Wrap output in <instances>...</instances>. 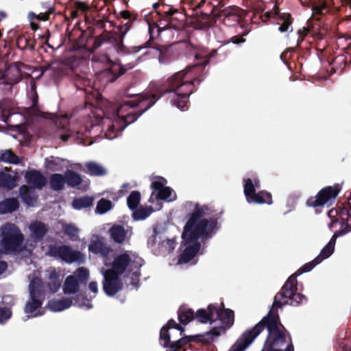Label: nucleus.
<instances>
[{
    "mask_svg": "<svg viewBox=\"0 0 351 351\" xmlns=\"http://www.w3.org/2000/svg\"><path fill=\"white\" fill-rule=\"evenodd\" d=\"M206 208L195 205L189 219L186 222L182 234L183 252L181 254L178 263H189L197 254L199 250V238L211 235L217 228L215 220H208L204 218Z\"/></svg>",
    "mask_w": 351,
    "mask_h": 351,
    "instance_id": "obj_1",
    "label": "nucleus"
},
{
    "mask_svg": "<svg viewBox=\"0 0 351 351\" xmlns=\"http://www.w3.org/2000/svg\"><path fill=\"white\" fill-rule=\"evenodd\" d=\"M265 326H267L269 335L262 351H293L290 342L286 339L283 326L279 323L278 316L273 313H270L267 317L262 319L253 328L245 331L232 346L230 351L239 341L245 339L243 341L244 343L250 341L243 350L244 351L265 329Z\"/></svg>",
    "mask_w": 351,
    "mask_h": 351,
    "instance_id": "obj_2",
    "label": "nucleus"
},
{
    "mask_svg": "<svg viewBox=\"0 0 351 351\" xmlns=\"http://www.w3.org/2000/svg\"><path fill=\"white\" fill-rule=\"evenodd\" d=\"M195 319L201 323L210 324L211 329L206 335L208 340H213L233 325L234 313L231 309L210 304L206 309L198 310L195 314Z\"/></svg>",
    "mask_w": 351,
    "mask_h": 351,
    "instance_id": "obj_3",
    "label": "nucleus"
},
{
    "mask_svg": "<svg viewBox=\"0 0 351 351\" xmlns=\"http://www.w3.org/2000/svg\"><path fill=\"white\" fill-rule=\"evenodd\" d=\"M1 235V247L3 253L23 252V235L14 225L8 223L3 226Z\"/></svg>",
    "mask_w": 351,
    "mask_h": 351,
    "instance_id": "obj_4",
    "label": "nucleus"
},
{
    "mask_svg": "<svg viewBox=\"0 0 351 351\" xmlns=\"http://www.w3.org/2000/svg\"><path fill=\"white\" fill-rule=\"evenodd\" d=\"M29 297L26 301L24 312L26 318H32L43 315L41 281L37 276L30 281Z\"/></svg>",
    "mask_w": 351,
    "mask_h": 351,
    "instance_id": "obj_5",
    "label": "nucleus"
},
{
    "mask_svg": "<svg viewBox=\"0 0 351 351\" xmlns=\"http://www.w3.org/2000/svg\"><path fill=\"white\" fill-rule=\"evenodd\" d=\"M167 182L163 178H156L152 180L151 187L153 190L149 202L154 204L153 210H159L162 208V204L160 200L172 202L176 199L175 191L170 187L167 186Z\"/></svg>",
    "mask_w": 351,
    "mask_h": 351,
    "instance_id": "obj_6",
    "label": "nucleus"
},
{
    "mask_svg": "<svg viewBox=\"0 0 351 351\" xmlns=\"http://www.w3.org/2000/svg\"><path fill=\"white\" fill-rule=\"evenodd\" d=\"M143 261L138 255L131 251H125L118 254L111 261V264L106 267L113 270L117 274H122L127 271L138 269Z\"/></svg>",
    "mask_w": 351,
    "mask_h": 351,
    "instance_id": "obj_7",
    "label": "nucleus"
},
{
    "mask_svg": "<svg viewBox=\"0 0 351 351\" xmlns=\"http://www.w3.org/2000/svg\"><path fill=\"white\" fill-rule=\"evenodd\" d=\"M25 179L28 186H23L20 189V194L23 201L29 206H34L36 197L34 195V189H41L46 182L45 178L36 171H30L25 174Z\"/></svg>",
    "mask_w": 351,
    "mask_h": 351,
    "instance_id": "obj_8",
    "label": "nucleus"
},
{
    "mask_svg": "<svg viewBox=\"0 0 351 351\" xmlns=\"http://www.w3.org/2000/svg\"><path fill=\"white\" fill-rule=\"evenodd\" d=\"M295 277L291 276L282 287L281 292L275 297L274 306L284 304L295 305L302 302L304 296L295 292Z\"/></svg>",
    "mask_w": 351,
    "mask_h": 351,
    "instance_id": "obj_9",
    "label": "nucleus"
},
{
    "mask_svg": "<svg viewBox=\"0 0 351 351\" xmlns=\"http://www.w3.org/2000/svg\"><path fill=\"white\" fill-rule=\"evenodd\" d=\"M133 101L126 103L121 106L117 110L118 119H116L112 125L109 127L107 133L106 134V137L109 139H113L117 136V131L123 130L128 124L132 123L135 118L134 115H131L129 110L131 107L136 106Z\"/></svg>",
    "mask_w": 351,
    "mask_h": 351,
    "instance_id": "obj_10",
    "label": "nucleus"
},
{
    "mask_svg": "<svg viewBox=\"0 0 351 351\" xmlns=\"http://www.w3.org/2000/svg\"><path fill=\"white\" fill-rule=\"evenodd\" d=\"M259 187V181L254 180V183L252 180L247 179L244 183V193L248 203L255 204H267L272 202L271 195L266 191H261L258 193H255V188Z\"/></svg>",
    "mask_w": 351,
    "mask_h": 351,
    "instance_id": "obj_11",
    "label": "nucleus"
},
{
    "mask_svg": "<svg viewBox=\"0 0 351 351\" xmlns=\"http://www.w3.org/2000/svg\"><path fill=\"white\" fill-rule=\"evenodd\" d=\"M100 272L104 276L103 289L108 295L112 296L121 289L123 283L120 278L121 274H117L105 266L100 269Z\"/></svg>",
    "mask_w": 351,
    "mask_h": 351,
    "instance_id": "obj_12",
    "label": "nucleus"
},
{
    "mask_svg": "<svg viewBox=\"0 0 351 351\" xmlns=\"http://www.w3.org/2000/svg\"><path fill=\"white\" fill-rule=\"evenodd\" d=\"M88 251L91 253L99 254L105 267L111 264L109 254L111 249L105 243L104 239L97 235H93L88 245Z\"/></svg>",
    "mask_w": 351,
    "mask_h": 351,
    "instance_id": "obj_13",
    "label": "nucleus"
},
{
    "mask_svg": "<svg viewBox=\"0 0 351 351\" xmlns=\"http://www.w3.org/2000/svg\"><path fill=\"white\" fill-rule=\"evenodd\" d=\"M338 186H327L321 190L318 194L310 198L307 204L310 206H319L325 204H330L339 192Z\"/></svg>",
    "mask_w": 351,
    "mask_h": 351,
    "instance_id": "obj_14",
    "label": "nucleus"
},
{
    "mask_svg": "<svg viewBox=\"0 0 351 351\" xmlns=\"http://www.w3.org/2000/svg\"><path fill=\"white\" fill-rule=\"evenodd\" d=\"M49 253L51 256H59L67 263H82L84 261V256L80 252L73 251L67 246L51 247Z\"/></svg>",
    "mask_w": 351,
    "mask_h": 351,
    "instance_id": "obj_15",
    "label": "nucleus"
},
{
    "mask_svg": "<svg viewBox=\"0 0 351 351\" xmlns=\"http://www.w3.org/2000/svg\"><path fill=\"white\" fill-rule=\"evenodd\" d=\"M21 79V71L16 65H11L5 70H0V84H14Z\"/></svg>",
    "mask_w": 351,
    "mask_h": 351,
    "instance_id": "obj_16",
    "label": "nucleus"
},
{
    "mask_svg": "<svg viewBox=\"0 0 351 351\" xmlns=\"http://www.w3.org/2000/svg\"><path fill=\"white\" fill-rule=\"evenodd\" d=\"M180 330V327L173 321L168 322L167 326H163L160 330V343L162 346L166 347L170 341V337L174 333L178 332Z\"/></svg>",
    "mask_w": 351,
    "mask_h": 351,
    "instance_id": "obj_17",
    "label": "nucleus"
},
{
    "mask_svg": "<svg viewBox=\"0 0 351 351\" xmlns=\"http://www.w3.org/2000/svg\"><path fill=\"white\" fill-rule=\"evenodd\" d=\"M111 239L117 243H122L131 236V231L125 230L123 227L118 225L113 226L110 230Z\"/></svg>",
    "mask_w": 351,
    "mask_h": 351,
    "instance_id": "obj_18",
    "label": "nucleus"
},
{
    "mask_svg": "<svg viewBox=\"0 0 351 351\" xmlns=\"http://www.w3.org/2000/svg\"><path fill=\"white\" fill-rule=\"evenodd\" d=\"M72 305V301L69 298L54 299L49 302L47 306L53 312L64 311Z\"/></svg>",
    "mask_w": 351,
    "mask_h": 351,
    "instance_id": "obj_19",
    "label": "nucleus"
},
{
    "mask_svg": "<svg viewBox=\"0 0 351 351\" xmlns=\"http://www.w3.org/2000/svg\"><path fill=\"white\" fill-rule=\"evenodd\" d=\"M29 229L31 238L34 241L40 239L47 232L45 224L38 221L32 223L29 226Z\"/></svg>",
    "mask_w": 351,
    "mask_h": 351,
    "instance_id": "obj_20",
    "label": "nucleus"
},
{
    "mask_svg": "<svg viewBox=\"0 0 351 351\" xmlns=\"http://www.w3.org/2000/svg\"><path fill=\"white\" fill-rule=\"evenodd\" d=\"M85 167L84 172L90 176H102L106 173V170L104 167L94 162H87L85 165Z\"/></svg>",
    "mask_w": 351,
    "mask_h": 351,
    "instance_id": "obj_21",
    "label": "nucleus"
},
{
    "mask_svg": "<svg viewBox=\"0 0 351 351\" xmlns=\"http://www.w3.org/2000/svg\"><path fill=\"white\" fill-rule=\"evenodd\" d=\"M16 176L15 174H10L0 172V186L12 189L16 186Z\"/></svg>",
    "mask_w": 351,
    "mask_h": 351,
    "instance_id": "obj_22",
    "label": "nucleus"
},
{
    "mask_svg": "<svg viewBox=\"0 0 351 351\" xmlns=\"http://www.w3.org/2000/svg\"><path fill=\"white\" fill-rule=\"evenodd\" d=\"M19 204L16 199H7L0 202V214L12 212L18 208Z\"/></svg>",
    "mask_w": 351,
    "mask_h": 351,
    "instance_id": "obj_23",
    "label": "nucleus"
},
{
    "mask_svg": "<svg viewBox=\"0 0 351 351\" xmlns=\"http://www.w3.org/2000/svg\"><path fill=\"white\" fill-rule=\"evenodd\" d=\"M79 281L75 276H69L65 280L64 291L66 293H73L78 290Z\"/></svg>",
    "mask_w": 351,
    "mask_h": 351,
    "instance_id": "obj_24",
    "label": "nucleus"
},
{
    "mask_svg": "<svg viewBox=\"0 0 351 351\" xmlns=\"http://www.w3.org/2000/svg\"><path fill=\"white\" fill-rule=\"evenodd\" d=\"M178 317L181 323L186 324L194 318V313L190 308L182 307L179 310Z\"/></svg>",
    "mask_w": 351,
    "mask_h": 351,
    "instance_id": "obj_25",
    "label": "nucleus"
},
{
    "mask_svg": "<svg viewBox=\"0 0 351 351\" xmlns=\"http://www.w3.org/2000/svg\"><path fill=\"white\" fill-rule=\"evenodd\" d=\"M93 198L92 197H82L77 198L73 202V207L75 209L80 210L92 205Z\"/></svg>",
    "mask_w": 351,
    "mask_h": 351,
    "instance_id": "obj_26",
    "label": "nucleus"
},
{
    "mask_svg": "<svg viewBox=\"0 0 351 351\" xmlns=\"http://www.w3.org/2000/svg\"><path fill=\"white\" fill-rule=\"evenodd\" d=\"M154 204H152L151 206L141 208L133 213V217L135 220H143L146 219L151 213L154 211L153 210Z\"/></svg>",
    "mask_w": 351,
    "mask_h": 351,
    "instance_id": "obj_27",
    "label": "nucleus"
},
{
    "mask_svg": "<svg viewBox=\"0 0 351 351\" xmlns=\"http://www.w3.org/2000/svg\"><path fill=\"white\" fill-rule=\"evenodd\" d=\"M337 237V235L335 234L331 240L327 244V245L325 246L320 252L318 256H319V258L322 259V261L328 258L332 254L334 251V245Z\"/></svg>",
    "mask_w": 351,
    "mask_h": 351,
    "instance_id": "obj_28",
    "label": "nucleus"
},
{
    "mask_svg": "<svg viewBox=\"0 0 351 351\" xmlns=\"http://www.w3.org/2000/svg\"><path fill=\"white\" fill-rule=\"evenodd\" d=\"M48 272L53 284L50 285V289L51 292L54 293L60 288L62 279L60 278L59 275L55 269H51Z\"/></svg>",
    "mask_w": 351,
    "mask_h": 351,
    "instance_id": "obj_29",
    "label": "nucleus"
},
{
    "mask_svg": "<svg viewBox=\"0 0 351 351\" xmlns=\"http://www.w3.org/2000/svg\"><path fill=\"white\" fill-rule=\"evenodd\" d=\"M65 183V180L61 174H54L51 177L50 184L54 190L61 189Z\"/></svg>",
    "mask_w": 351,
    "mask_h": 351,
    "instance_id": "obj_30",
    "label": "nucleus"
},
{
    "mask_svg": "<svg viewBox=\"0 0 351 351\" xmlns=\"http://www.w3.org/2000/svg\"><path fill=\"white\" fill-rule=\"evenodd\" d=\"M0 160L13 164H18L19 162L18 156L14 154L10 150H6L1 153Z\"/></svg>",
    "mask_w": 351,
    "mask_h": 351,
    "instance_id": "obj_31",
    "label": "nucleus"
},
{
    "mask_svg": "<svg viewBox=\"0 0 351 351\" xmlns=\"http://www.w3.org/2000/svg\"><path fill=\"white\" fill-rule=\"evenodd\" d=\"M112 207V203L110 201L101 199L97 203L96 207V212L99 214H104L108 210H110Z\"/></svg>",
    "mask_w": 351,
    "mask_h": 351,
    "instance_id": "obj_32",
    "label": "nucleus"
},
{
    "mask_svg": "<svg viewBox=\"0 0 351 351\" xmlns=\"http://www.w3.org/2000/svg\"><path fill=\"white\" fill-rule=\"evenodd\" d=\"M59 224L61 226L65 234L69 237L73 239L77 237L79 230L76 226L73 224H66L63 222H60Z\"/></svg>",
    "mask_w": 351,
    "mask_h": 351,
    "instance_id": "obj_33",
    "label": "nucleus"
},
{
    "mask_svg": "<svg viewBox=\"0 0 351 351\" xmlns=\"http://www.w3.org/2000/svg\"><path fill=\"white\" fill-rule=\"evenodd\" d=\"M141 200V194L138 191H132L128 197V206L130 209L135 208Z\"/></svg>",
    "mask_w": 351,
    "mask_h": 351,
    "instance_id": "obj_34",
    "label": "nucleus"
},
{
    "mask_svg": "<svg viewBox=\"0 0 351 351\" xmlns=\"http://www.w3.org/2000/svg\"><path fill=\"white\" fill-rule=\"evenodd\" d=\"M66 177L67 183L70 186H75L81 182L80 176L73 171H67L66 173Z\"/></svg>",
    "mask_w": 351,
    "mask_h": 351,
    "instance_id": "obj_35",
    "label": "nucleus"
},
{
    "mask_svg": "<svg viewBox=\"0 0 351 351\" xmlns=\"http://www.w3.org/2000/svg\"><path fill=\"white\" fill-rule=\"evenodd\" d=\"M322 262V259L319 258V256L316 257L313 261L305 264L302 266L299 270L298 274H302L304 272H307L312 270L317 265L319 264Z\"/></svg>",
    "mask_w": 351,
    "mask_h": 351,
    "instance_id": "obj_36",
    "label": "nucleus"
},
{
    "mask_svg": "<svg viewBox=\"0 0 351 351\" xmlns=\"http://www.w3.org/2000/svg\"><path fill=\"white\" fill-rule=\"evenodd\" d=\"M283 23L281 26L279 27V31L280 32H285L288 31L291 28V31H292L291 27V21L290 20V15L289 14H284L282 16H281Z\"/></svg>",
    "mask_w": 351,
    "mask_h": 351,
    "instance_id": "obj_37",
    "label": "nucleus"
},
{
    "mask_svg": "<svg viewBox=\"0 0 351 351\" xmlns=\"http://www.w3.org/2000/svg\"><path fill=\"white\" fill-rule=\"evenodd\" d=\"M176 247V243L173 239H165L161 243V248L163 252H171Z\"/></svg>",
    "mask_w": 351,
    "mask_h": 351,
    "instance_id": "obj_38",
    "label": "nucleus"
},
{
    "mask_svg": "<svg viewBox=\"0 0 351 351\" xmlns=\"http://www.w3.org/2000/svg\"><path fill=\"white\" fill-rule=\"evenodd\" d=\"M74 276L78 281H82L88 278L89 271L87 269L81 267L76 271Z\"/></svg>",
    "mask_w": 351,
    "mask_h": 351,
    "instance_id": "obj_39",
    "label": "nucleus"
},
{
    "mask_svg": "<svg viewBox=\"0 0 351 351\" xmlns=\"http://www.w3.org/2000/svg\"><path fill=\"white\" fill-rule=\"evenodd\" d=\"M61 160L58 158L51 157L45 160L46 167L51 170H56V166L60 165Z\"/></svg>",
    "mask_w": 351,
    "mask_h": 351,
    "instance_id": "obj_40",
    "label": "nucleus"
},
{
    "mask_svg": "<svg viewBox=\"0 0 351 351\" xmlns=\"http://www.w3.org/2000/svg\"><path fill=\"white\" fill-rule=\"evenodd\" d=\"M11 315L12 312L9 308L0 307V324L9 319Z\"/></svg>",
    "mask_w": 351,
    "mask_h": 351,
    "instance_id": "obj_41",
    "label": "nucleus"
},
{
    "mask_svg": "<svg viewBox=\"0 0 351 351\" xmlns=\"http://www.w3.org/2000/svg\"><path fill=\"white\" fill-rule=\"evenodd\" d=\"M184 77V73L182 72L178 73L173 76L171 80V83L173 88H176L179 86V84Z\"/></svg>",
    "mask_w": 351,
    "mask_h": 351,
    "instance_id": "obj_42",
    "label": "nucleus"
},
{
    "mask_svg": "<svg viewBox=\"0 0 351 351\" xmlns=\"http://www.w3.org/2000/svg\"><path fill=\"white\" fill-rule=\"evenodd\" d=\"M49 13H41L40 14H35L34 13H30L29 14V20H33L34 19H37L41 21H47L49 19Z\"/></svg>",
    "mask_w": 351,
    "mask_h": 351,
    "instance_id": "obj_43",
    "label": "nucleus"
},
{
    "mask_svg": "<svg viewBox=\"0 0 351 351\" xmlns=\"http://www.w3.org/2000/svg\"><path fill=\"white\" fill-rule=\"evenodd\" d=\"M76 304L79 307L85 309H89L93 306L90 301L86 300L84 299H82V301H80V299H77Z\"/></svg>",
    "mask_w": 351,
    "mask_h": 351,
    "instance_id": "obj_44",
    "label": "nucleus"
},
{
    "mask_svg": "<svg viewBox=\"0 0 351 351\" xmlns=\"http://www.w3.org/2000/svg\"><path fill=\"white\" fill-rule=\"evenodd\" d=\"M244 339H242L240 341H239L232 349L231 351H243L247 343L250 341H248L247 343H244L243 341Z\"/></svg>",
    "mask_w": 351,
    "mask_h": 351,
    "instance_id": "obj_45",
    "label": "nucleus"
},
{
    "mask_svg": "<svg viewBox=\"0 0 351 351\" xmlns=\"http://www.w3.org/2000/svg\"><path fill=\"white\" fill-rule=\"evenodd\" d=\"M189 341V340L188 338L180 339L179 341L175 342V343L172 345V348L174 349L175 351H178V349H180L184 344L188 343Z\"/></svg>",
    "mask_w": 351,
    "mask_h": 351,
    "instance_id": "obj_46",
    "label": "nucleus"
},
{
    "mask_svg": "<svg viewBox=\"0 0 351 351\" xmlns=\"http://www.w3.org/2000/svg\"><path fill=\"white\" fill-rule=\"evenodd\" d=\"M188 93H182L180 101L177 102L178 108L182 109L186 106Z\"/></svg>",
    "mask_w": 351,
    "mask_h": 351,
    "instance_id": "obj_47",
    "label": "nucleus"
},
{
    "mask_svg": "<svg viewBox=\"0 0 351 351\" xmlns=\"http://www.w3.org/2000/svg\"><path fill=\"white\" fill-rule=\"evenodd\" d=\"M88 290L94 293V296L97 293L99 288H98V283L96 281H91L88 284Z\"/></svg>",
    "mask_w": 351,
    "mask_h": 351,
    "instance_id": "obj_48",
    "label": "nucleus"
},
{
    "mask_svg": "<svg viewBox=\"0 0 351 351\" xmlns=\"http://www.w3.org/2000/svg\"><path fill=\"white\" fill-rule=\"evenodd\" d=\"M325 9L326 6L324 3H320L319 5H313V14H323Z\"/></svg>",
    "mask_w": 351,
    "mask_h": 351,
    "instance_id": "obj_49",
    "label": "nucleus"
},
{
    "mask_svg": "<svg viewBox=\"0 0 351 351\" xmlns=\"http://www.w3.org/2000/svg\"><path fill=\"white\" fill-rule=\"evenodd\" d=\"M76 8L79 10H81L82 11H85L88 9V6L82 2H77L76 3Z\"/></svg>",
    "mask_w": 351,
    "mask_h": 351,
    "instance_id": "obj_50",
    "label": "nucleus"
},
{
    "mask_svg": "<svg viewBox=\"0 0 351 351\" xmlns=\"http://www.w3.org/2000/svg\"><path fill=\"white\" fill-rule=\"evenodd\" d=\"M7 269V264L4 261H0V275L2 274Z\"/></svg>",
    "mask_w": 351,
    "mask_h": 351,
    "instance_id": "obj_51",
    "label": "nucleus"
},
{
    "mask_svg": "<svg viewBox=\"0 0 351 351\" xmlns=\"http://www.w3.org/2000/svg\"><path fill=\"white\" fill-rule=\"evenodd\" d=\"M309 29L306 27H303L302 29H300L298 31V34L300 36H304L305 35H306L308 32Z\"/></svg>",
    "mask_w": 351,
    "mask_h": 351,
    "instance_id": "obj_52",
    "label": "nucleus"
},
{
    "mask_svg": "<svg viewBox=\"0 0 351 351\" xmlns=\"http://www.w3.org/2000/svg\"><path fill=\"white\" fill-rule=\"evenodd\" d=\"M69 138V135L67 134H63L61 136V139L63 141H66Z\"/></svg>",
    "mask_w": 351,
    "mask_h": 351,
    "instance_id": "obj_53",
    "label": "nucleus"
},
{
    "mask_svg": "<svg viewBox=\"0 0 351 351\" xmlns=\"http://www.w3.org/2000/svg\"><path fill=\"white\" fill-rule=\"evenodd\" d=\"M244 40L243 39H241V38H234L233 42L234 43H243Z\"/></svg>",
    "mask_w": 351,
    "mask_h": 351,
    "instance_id": "obj_54",
    "label": "nucleus"
},
{
    "mask_svg": "<svg viewBox=\"0 0 351 351\" xmlns=\"http://www.w3.org/2000/svg\"><path fill=\"white\" fill-rule=\"evenodd\" d=\"M31 27H32V29H34V30H36L38 28V26L32 22L31 23Z\"/></svg>",
    "mask_w": 351,
    "mask_h": 351,
    "instance_id": "obj_55",
    "label": "nucleus"
},
{
    "mask_svg": "<svg viewBox=\"0 0 351 351\" xmlns=\"http://www.w3.org/2000/svg\"><path fill=\"white\" fill-rule=\"evenodd\" d=\"M128 187H129V184H123V185L122 186V189H121V192L122 193V191H123V189H128Z\"/></svg>",
    "mask_w": 351,
    "mask_h": 351,
    "instance_id": "obj_56",
    "label": "nucleus"
},
{
    "mask_svg": "<svg viewBox=\"0 0 351 351\" xmlns=\"http://www.w3.org/2000/svg\"><path fill=\"white\" fill-rule=\"evenodd\" d=\"M117 71V68H116V66H114L113 68L111 69V71L112 72H115Z\"/></svg>",
    "mask_w": 351,
    "mask_h": 351,
    "instance_id": "obj_57",
    "label": "nucleus"
},
{
    "mask_svg": "<svg viewBox=\"0 0 351 351\" xmlns=\"http://www.w3.org/2000/svg\"><path fill=\"white\" fill-rule=\"evenodd\" d=\"M29 252H30V249H27V250H25V253L26 254H29Z\"/></svg>",
    "mask_w": 351,
    "mask_h": 351,
    "instance_id": "obj_58",
    "label": "nucleus"
},
{
    "mask_svg": "<svg viewBox=\"0 0 351 351\" xmlns=\"http://www.w3.org/2000/svg\"><path fill=\"white\" fill-rule=\"evenodd\" d=\"M154 104V101H152L148 106L147 108H149L151 106H152L153 104Z\"/></svg>",
    "mask_w": 351,
    "mask_h": 351,
    "instance_id": "obj_59",
    "label": "nucleus"
},
{
    "mask_svg": "<svg viewBox=\"0 0 351 351\" xmlns=\"http://www.w3.org/2000/svg\"><path fill=\"white\" fill-rule=\"evenodd\" d=\"M2 254H3V252L1 251H0V258L1 257Z\"/></svg>",
    "mask_w": 351,
    "mask_h": 351,
    "instance_id": "obj_60",
    "label": "nucleus"
}]
</instances>
